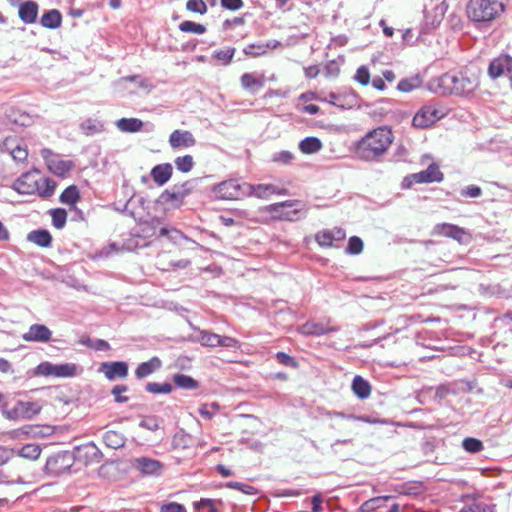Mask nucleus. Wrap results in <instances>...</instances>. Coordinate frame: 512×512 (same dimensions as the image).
<instances>
[{
    "instance_id": "obj_47",
    "label": "nucleus",
    "mask_w": 512,
    "mask_h": 512,
    "mask_svg": "<svg viewBox=\"0 0 512 512\" xmlns=\"http://www.w3.org/2000/svg\"><path fill=\"white\" fill-rule=\"evenodd\" d=\"M192 444L191 435L185 433L184 431H179L175 433L172 439V446L175 449H185L188 448Z\"/></svg>"
},
{
    "instance_id": "obj_55",
    "label": "nucleus",
    "mask_w": 512,
    "mask_h": 512,
    "mask_svg": "<svg viewBox=\"0 0 512 512\" xmlns=\"http://www.w3.org/2000/svg\"><path fill=\"white\" fill-rule=\"evenodd\" d=\"M160 199L162 202L165 203L177 202L180 204L183 201V193H179V191H176V188L173 186L170 190H165L161 194Z\"/></svg>"
},
{
    "instance_id": "obj_27",
    "label": "nucleus",
    "mask_w": 512,
    "mask_h": 512,
    "mask_svg": "<svg viewBox=\"0 0 512 512\" xmlns=\"http://www.w3.org/2000/svg\"><path fill=\"white\" fill-rule=\"evenodd\" d=\"M161 365L162 362L158 357H152L150 360L138 365L135 375L138 379H143L160 369Z\"/></svg>"
},
{
    "instance_id": "obj_56",
    "label": "nucleus",
    "mask_w": 512,
    "mask_h": 512,
    "mask_svg": "<svg viewBox=\"0 0 512 512\" xmlns=\"http://www.w3.org/2000/svg\"><path fill=\"white\" fill-rule=\"evenodd\" d=\"M362 250L363 241L357 236L350 237L345 252L350 255H358L362 252Z\"/></svg>"
},
{
    "instance_id": "obj_17",
    "label": "nucleus",
    "mask_w": 512,
    "mask_h": 512,
    "mask_svg": "<svg viewBox=\"0 0 512 512\" xmlns=\"http://www.w3.org/2000/svg\"><path fill=\"white\" fill-rule=\"evenodd\" d=\"M346 233L342 228L335 227L331 230H322L316 233L315 240L321 247H332L334 241H342Z\"/></svg>"
},
{
    "instance_id": "obj_57",
    "label": "nucleus",
    "mask_w": 512,
    "mask_h": 512,
    "mask_svg": "<svg viewBox=\"0 0 512 512\" xmlns=\"http://www.w3.org/2000/svg\"><path fill=\"white\" fill-rule=\"evenodd\" d=\"M16 457V448L0 445V466H3Z\"/></svg>"
},
{
    "instance_id": "obj_6",
    "label": "nucleus",
    "mask_w": 512,
    "mask_h": 512,
    "mask_svg": "<svg viewBox=\"0 0 512 512\" xmlns=\"http://www.w3.org/2000/svg\"><path fill=\"white\" fill-rule=\"evenodd\" d=\"M250 184L239 183L235 179L223 181L214 187L216 197L224 200H237L249 196Z\"/></svg>"
},
{
    "instance_id": "obj_61",
    "label": "nucleus",
    "mask_w": 512,
    "mask_h": 512,
    "mask_svg": "<svg viewBox=\"0 0 512 512\" xmlns=\"http://www.w3.org/2000/svg\"><path fill=\"white\" fill-rule=\"evenodd\" d=\"M128 387L126 385H116L112 388V395L114 396V399L118 403H124L128 401V397L122 396V393L127 392Z\"/></svg>"
},
{
    "instance_id": "obj_4",
    "label": "nucleus",
    "mask_w": 512,
    "mask_h": 512,
    "mask_svg": "<svg viewBox=\"0 0 512 512\" xmlns=\"http://www.w3.org/2000/svg\"><path fill=\"white\" fill-rule=\"evenodd\" d=\"M79 468H75L70 451H58L47 457L43 472L49 477H59L64 474L77 473Z\"/></svg>"
},
{
    "instance_id": "obj_3",
    "label": "nucleus",
    "mask_w": 512,
    "mask_h": 512,
    "mask_svg": "<svg viewBox=\"0 0 512 512\" xmlns=\"http://www.w3.org/2000/svg\"><path fill=\"white\" fill-rule=\"evenodd\" d=\"M509 0H469L466 6L468 18L477 23H489L502 15Z\"/></svg>"
},
{
    "instance_id": "obj_25",
    "label": "nucleus",
    "mask_w": 512,
    "mask_h": 512,
    "mask_svg": "<svg viewBox=\"0 0 512 512\" xmlns=\"http://www.w3.org/2000/svg\"><path fill=\"white\" fill-rule=\"evenodd\" d=\"M3 147L18 162L24 161L28 156L26 148L22 147L15 138H6L3 142Z\"/></svg>"
},
{
    "instance_id": "obj_40",
    "label": "nucleus",
    "mask_w": 512,
    "mask_h": 512,
    "mask_svg": "<svg viewBox=\"0 0 512 512\" xmlns=\"http://www.w3.org/2000/svg\"><path fill=\"white\" fill-rule=\"evenodd\" d=\"M390 499V496H377L363 502L358 511L359 512H374L385 505L386 501Z\"/></svg>"
},
{
    "instance_id": "obj_2",
    "label": "nucleus",
    "mask_w": 512,
    "mask_h": 512,
    "mask_svg": "<svg viewBox=\"0 0 512 512\" xmlns=\"http://www.w3.org/2000/svg\"><path fill=\"white\" fill-rule=\"evenodd\" d=\"M437 92L440 94H455L458 96L472 93L479 85L476 74L459 72L457 74L445 73L437 80Z\"/></svg>"
},
{
    "instance_id": "obj_22",
    "label": "nucleus",
    "mask_w": 512,
    "mask_h": 512,
    "mask_svg": "<svg viewBox=\"0 0 512 512\" xmlns=\"http://www.w3.org/2000/svg\"><path fill=\"white\" fill-rule=\"evenodd\" d=\"M172 172H173L172 165L170 163H163V164H158V165L154 166L151 169L150 175H151L153 181L158 186H163L170 180V178L172 176Z\"/></svg>"
},
{
    "instance_id": "obj_58",
    "label": "nucleus",
    "mask_w": 512,
    "mask_h": 512,
    "mask_svg": "<svg viewBox=\"0 0 512 512\" xmlns=\"http://www.w3.org/2000/svg\"><path fill=\"white\" fill-rule=\"evenodd\" d=\"M186 9L191 12L205 14L207 12V5L203 0H188Z\"/></svg>"
},
{
    "instance_id": "obj_62",
    "label": "nucleus",
    "mask_w": 512,
    "mask_h": 512,
    "mask_svg": "<svg viewBox=\"0 0 512 512\" xmlns=\"http://www.w3.org/2000/svg\"><path fill=\"white\" fill-rule=\"evenodd\" d=\"M354 79L362 85H367L370 81V73L365 66L357 69Z\"/></svg>"
},
{
    "instance_id": "obj_30",
    "label": "nucleus",
    "mask_w": 512,
    "mask_h": 512,
    "mask_svg": "<svg viewBox=\"0 0 512 512\" xmlns=\"http://www.w3.org/2000/svg\"><path fill=\"white\" fill-rule=\"evenodd\" d=\"M115 125L121 132L136 133L142 130L144 122L138 118H121Z\"/></svg>"
},
{
    "instance_id": "obj_29",
    "label": "nucleus",
    "mask_w": 512,
    "mask_h": 512,
    "mask_svg": "<svg viewBox=\"0 0 512 512\" xmlns=\"http://www.w3.org/2000/svg\"><path fill=\"white\" fill-rule=\"evenodd\" d=\"M27 241L34 243L39 247H49L52 243V236L46 229H37L27 234Z\"/></svg>"
},
{
    "instance_id": "obj_50",
    "label": "nucleus",
    "mask_w": 512,
    "mask_h": 512,
    "mask_svg": "<svg viewBox=\"0 0 512 512\" xmlns=\"http://www.w3.org/2000/svg\"><path fill=\"white\" fill-rule=\"evenodd\" d=\"M224 486L227 488H230V489H235V490L241 491L243 494H246V495H257L258 494V489L256 487L246 484V483H242V482L228 481L225 483Z\"/></svg>"
},
{
    "instance_id": "obj_38",
    "label": "nucleus",
    "mask_w": 512,
    "mask_h": 512,
    "mask_svg": "<svg viewBox=\"0 0 512 512\" xmlns=\"http://www.w3.org/2000/svg\"><path fill=\"white\" fill-rule=\"evenodd\" d=\"M41 451L42 449L38 444L29 443L23 445L21 448H16V456L29 460H36L39 458Z\"/></svg>"
},
{
    "instance_id": "obj_20",
    "label": "nucleus",
    "mask_w": 512,
    "mask_h": 512,
    "mask_svg": "<svg viewBox=\"0 0 512 512\" xmlns=\"http://www.w3.org/2000/svg\"><path fill=\"white\" fill-rule=\"evenodd\" d=\"M474 389V384L468 381H459L455 384L441 385L435 390V398L443 399L449 393H456L458 391L462 392H472Z\"/></svg>"
},
{
    "instance_id": "obj_59",
    "label": "nucleus",
    "mask_w": 512,
    "mask_h": 512,
    "mask_svg": "<svg viewBox=\"0 0 512 512\" xmlns=\"http://www.w3.org/2000/svg\"><path fill=\"white\" fill-rule=\"evenodd\" d=\"M294 159V155L290 151L276 152L272 156V161L281 164H289Z\"/></svg>"
},
{
    "instance_id": "obj_9",
    "label": "nucleus",
    "mask_w": 512,
    "mask_h": 512,
    "mask_svg": "<svg viewBox=\"0 0 512 512\" xmlns=\"http://www.w3.org/2000/svg\"><path fill=\"white\" fill-rule=\"evenodd\" d=\"M40 180L41 176L37 171L26 172L13 183V189L19 194L31 195L39 189Z\"/></svg>"
},
{
    "instance_id": "obj_28",
    "label": "nucleus",
    "mask_w": 512,
    "mask_h": 512,
    "mask_svg": "<svg viewBox=\"0 0 512 512\" xmlns=\"http://www.w3.org/2000/svg\"><path fill=\"white\" fill-rule=\"evenodd\" d=\"M434 230L438 234L453 238L459 242L462 241V237L466 234L463 228L448 223L438 224L435 226Z\"/></svg>"
},
{
    "instance_id": "obj_19",
    "label": "nucleus",
    "mask_w": 512,
    "mask_h": 512,
    "mask_svg": "<svg viewBox=\"0 0 512 512\" xmlns=\"http://www.w3.org/2000/svg\"><path fill=\"white\" fill-rule=\"evenodd\" d=\"M169 144L172 148L192 147L196 144L193 134L187 130H174L169 136Z\"/></svg>"
},
{
    "instance_id": "obj_52",
    "label": "nucleus",
    "mask_w": 512,
    "mask_h": 512,
    "mask_svg": "<svg viewBox=\"0 0 512 512\" xmlns=\"http://www.w3.org/2000/svg\"><path fill=\"white\" fill-rule=\"evenodd\" d=\"M179 29L186 33L203 34L206 32V27L204 25L188 20L181 22L179 24Z\"/></svg>"
},
{
    "instance_id": "obj_21",
    "label": "nucleus",
    "mask_w": 512,
    "mask_h": 512,
    "mask_svg": "<svg viewBox=\"0 0 512 512\" xmlns=\"http://www.w3.org/2000/svg\"><path fill=\"white\" fill-rule=\"evenodd\" d=\"M413 177L416 178V183H433L441 182L444 176L438 165L432 163L426 170L414 173Z\"/></svg>"
},
{
    "instance_id": "obj_44",
    "label": "nucleus",
    "mask_w": 512,
    "mask_h": 512,
    "mask_svg": "<svg viewBox=\"0 0 512 512\" xmlns=\"http://www.w3.org/2000/svg\"><path fill=\"white\" fill-rule=\"evenodd\" d=\"M197 340L203 346L212 348L219 346V335L210 331L200 330Z\"/></svg>"
},
{
    "instance_id": "obj_33",
    "label": "nucleus",
    "mask_w": 512,
    "mask_h": 512,
    "mask_svg": "<svg viewBox=\"0 0 512 512\" xmlns=\"http://www.w3.org/2000/svg\"><path fill=\"white\" fill-rule=\"evenodd\" d=\"M338 331L337 327L328 326L320 322H307L302 327V332L308 335L321 336L329 332Z\"/></svg>"
},
{
    "instance_id": "obj_37",
    "label": "nucleus",
    "mask_w": 512,
    "mask_h": 512,
    "mask_svg": "<svg viewBox=\"0 0 512 512\" xmlns=\"http://www.w3.org/2000/svg\"><path fill=\"white\" fill-rule=\"evenodd\" d=\"M40 23L45 28L56 29L61 26L62 15L56 9L49 10L42 15Z\"/></svg>"
},
{
    "instance_id": "obj_35",
    "label": "nucleus",
    "mask_w": 512,
    "mask_h": 512,
    "mask_svg": "<svg viewBox=\"0 0 512 512\" xmlns=\"http://www.w3.org/2000/svg\"><path fill=\"white\" fill-rule=\"evenodd\" d=\"M104 444L111 449H119L125 445V436L115 430H108L102 436Z\"/></svg>"
},
{
    "instance_id": "obj_36",
    "label": "nucleus",
    "mask_w": 512,
    "mask_h": 512,
    "mask_svg": "<svg viewBox=\"0 0 512 512\" xmlns=\"http://www.w3.org/2000/svg\"><path fill=\"white\" fill-rule=\"evenodd\" d=\"M81 132L86 136H93L105 130L104 122L96 118H88L80 124Z\"/></svg>"
},
{
    "instance_id": "obj_54",
    "label": "nucleus",
    "mask_w": 512,
    "mask_h": 512,
    "mask_svg": "<svg viewBox=\"0 0 512 512\" xmlns=\"http://www.w3.org/2000/svg\"><path fill=\"white\" fill-rule=\"evenodd\" d=\"M52 224L57 229H62L67 220V213L64 209L57 208L51 210Z\"/></svg>"
},
{
    "instance_id": "obj_23",
    "label": "nucleus",
    "mask_w": 512,
    "mask_h": 512,
    "mask_svg": "<svg viewBox=\"0 0 512 512\" xmlns=\"http://www.w3.org/2000/svg\"><path fill=\"white\" fill-rule=\"evenodd\" d=\"M18 15L25 24L34 23L38 15V4L31 0L23 2L19 6Z\"/></svg>"
},
{
    "instance_id": "obj_24",
    "label": "nucleus",
    "mask_w": 512,
    "mask_h": 512,
    "mask_svg": "<svg viewBox=\"0 0 512 512\" xmlns=\"http://www.w3.org/2000/svg\"><path fill=\"white\" fill-rule=\"evenodd\" d=\"M41 411V405L33 401H18L13 408L14 416H36Z\"/></svg>"
},
{
    "instance_id": "obj_14",
    "label": "nucleus",
    "mask_w": 512,
    "mask_h": 512,
    "mask_svg": "<svg viewBox=\"0 0 512 512\" xmlns=\"http://www.w3.org/2000/svg\"><path fill=\"white\" fill-rule=\"evenodd\" d=\"M56 427L52 425H25L20 429L13 430L11 432L12 437H20L21 435H26L32 438H45L53 435L55 433Z\"/></svg>"
},
{
    "instance_id": "obj_42",
    "label": "nucleus",
    "mask_w": 512,
    "mask_h": 512,
    "mask_svg": "<svg viewBox=\"0 0 512 512\" xmlns=\"http://www.w3.org/2000/svg\"><path fill=\"white\" fill-rule=\"evenodd\" d=\"M422 85V78L416 74L412 77L405 78L399 81L397 89L401 92H410Z\"/></svg>"
},
{
    "instance_id": "obj_41",
    "label": "nucleus",
    "mask_w": 512,
    "mask_h": 512,
    "mask_svg": "<svg viewBox=\"0 0 512 512\" xmlns=\"http://www.w3.org/2000/svg\"><path fill=\"white\" fill-rule=\"evenodd\" d=\"M216 504H222V500L201 498L193 503V508L196 512H219Z\"/></svg>"
},
{
    "instance_id": "obj_32",
    "label": "nucleus",
    "mask_w": 512,
    "mask_h": 512,
    "mask_svg": "<svg viewBox=\"0 0 512 512\" xmlns=\"http://www.w3.org/2000/svg\"><path fill=\"white\" fill-rule=\"evenodd\" d=\"M426 487L422 481H407L397 486V491L400 494L408 496H418L424 493Z\"/></svg>"
},
{
    "instance_id": "obj_13",
    "label": "nucleus",
    "mask_w": 512,
    "mask_h": 512,
    "mask_svg": "<svg viewBox=\"0 0 512 512\" xmlns=\"http://www.w3.org/2000/svg\"><path fill=\"white\" fill-rule=\"evenodd\" d=\"M300 205L298 200H287L281 203L270 205V211L276 214L280 219L287 221L298 220L301 212L300 208L288 209Z\"/></svg>"
},
{
    "instance_id": "obj_34",
    "label": "nucleus",
    "mask_w": 512,
    "mask_h": 512,
    "mask_svg": "<svg viewBox=\"0 0 512 512\" xmlns=\"http://www.w3.org/2000/svg\"><path fill=\"white\" fill-rule=\"evenodd\" d=\"M351 388L353 393L360 399H366L371 394L370 383L359 375L353 378Z\"/></svg>"
},
{
    "instance_id": "obj_8",
    "label": "nucleus",
    "mask_w": 512,
    "mask_h": 512,
    "mask_svg": "<svg viewBox=\"0 0 512 512\" xmlns=\"http://www.w3.org/2000/svg\"><path fill=\"white\" fill-rule=\"evenodd\" d=\"M443 117V113L432 104L424 105L413 117V126L426 128Z\"/></svg>"
},
{
    "instance_id": "obj_51",
    "label": "nucleus",
    "mask_w": 512,
    "mask_h": 512,
    "mask_svg": "<svg viewBox=\"0 0 512 512\" xmlns=\"http://www.w3.org/2000/svg\"><path fill=\"white\" fill-rule=\"evenodd\" d=\"M174 163H175L177 170H179L183 173H188L192 170V168L194 166V159L191 155H185V156L177 157L174 160Z\"/></svg>"
},
{
    "instance_id": "obj_63",
    "label": "nucleus",
    "mask_w": 512,
    "mask_h": 512,
    "mask_svg": "<svg viewBox=\"0 0 512 512\" xmlns=\"http://www.w3.org/2000/svg\"><path fill=\"white\" fill-rule=\"evenodd\" d=\"M461 195L469 198H478L482 195V190L479 186L469 185L461 190Z\"/></svg>"
},
{
    "instance_id": "obj_7",
    "label": "nucleus",
    "mask_w": 512,
    "mask_h": 512,
    "mask_svg": "<svg viewBox=\"0 0 512 512\" xmlns=\"http://www.w3.org/2000/svg\"><path fill=\"white\" fill-rule=\"evenodd\" d=\"M81 371L75 363L53 364L46 361L36 367V374L41 376L74 377Z\"/></svg>"
},
{
    "instance_id": "obj_10",
    "label": "nucleus",
    "mask_w": 512,
    "mask_h": 512,
    "mask_svg": "<svg viewBox=\"0 0 512 512\" xmlns=\"http://www.w3.org/2000/svg\"><path fill=\"white\" fill-rule=\"evenodd\" d=\"M488 74L493 79L503 75L508 76L512 87V57L502 54L492 60L488 68Z\"/></svg>"
},
{
    "instance_id": "obj_31",
    "label": "nucleus",
    "mask_w": 512,
    "mask_h": 512,
    "mask_svg": "<svg viewBox=\"0 0 512 512\" xmlns=\"http://www.w3.org/2000/svg\"><path fill=\"white\" fill-rule=\"evenodd\" d=\"M241 85L245 90L251 93H257L263 88L264 79L263 77H257L252 73H244L241 76Z\"/></svg>"
},
{
    "instance_id": "obj_39",
    "label": "nucleus",
    "mask_w": 512,
    "mask_h": 512,
    "mask_svg": "<svg viewBox=\"0 0 512 512\" xmlns=\"http://www.w3.org/2000/svg\"><path fill=\"white\" fill-rule=\"evenodd\" d=\"M322 142L317 137H306L299 143V149L304 154H313L320 151Z\"/></svg>"
},
{
    "instance_id": "obj_16",
    "label": "nucleus",
    "mask_w": 512,
    "mask_h": 512,
    "mask_svg": "<svg viewBox=\"0 0 512 512\" xmlns=\"http://www.w3.org/2000/svg\"><path fill=\"white\" fill-rule=\"evenodd\" d=\"M52 331L44 324H32L22 335L24 341L47 343L51 340Z\"/></svg>"
},
{
    "instance_id": "obj_26",
    "label": "nucleus",
    "mask_w": 512,
    "mask_h": 512,
    "mask_svg": "<svg viewBox=\"0 0 512 512\" xmlns=\"http://www.w3.org/2000/svg\"><path fill=\"white\" fill-rule=\"evenodd\" d=\"M7 117L10 122L21 126V127H29L31 126L35 121V116L31 115L25 111H22L20 109H10V111L7 114Z\"/></svg>"
},
{
    "instance_id": "obj_43",
    "label": "nucleus",
    "mask_w": 512,
    "mask_h": 512,
    "mask_svg": "<svg viewBox=\"0 0 512 512\" xmlns=\"http://www.w3.org/2000/svg\"><path fill=\"white\" fill-rule=\"evenodd\" d=\"M173 381L177 387L186 390H194L197 389L199 386L198 382L195 379L185 374L174 375Z\"/></svg>"
},
{
    "instance_id": "obj_48",
    "label": "nucleus",
    "mask_w": 512,
    "mask_h": 512,
    "mask_svg": "<svg viewBox=\"0 0 512 512\" xmlns=\"http://www.w3.org/2000/svg\"><path fill=\"white\" fill-rule=\"evenodd\" d=\"M462 447L466 452L476 454L484 449V445L481 440L473 437H466L462 441Z\"/></svg>"
},
{
    "instance_id": "obj_53",
    "label": "nucleus",
    "mask_w": 512,
    "mask_h": 512,
    "mask_svg": "<svg viewBox=\"0 0 512 512\" xmlns=\"http://www.w3.org/2000/svg\"><path fill=\"white\" fill-rule=\"evenodd\" d=\"M145 389L152 394H168L172 391V385L170 383L149 382Z\"/></svg>"
},
{
    "instance_id": "obj_11",
    "label": "nucleus",
    "mask_w": 512,
    "mask_h": 512,
    "mask_svg": "<svg viewBox=\"0 0 512 512\" xmlns=\"http://www.w3.org/2000/svg\"><path fill=\"white\" fill-rule=\"evenodd\" d=\"M132 466L143 476L158 477L164 470V465L159 460L145 456L135 458L132 462Z\"/></svg>"
},
{
    "instance_id": "obj_45",
    "label": "nucleus",
    "mask_w": 512,
    "mask_h": 512,
    "mask_svg": "<svg viewBox=\"0 0 512 512\" xmlns=\"http://www.w3.org/2000/svg\"><path fill=\"white\" fill-rule=\"evenodd\" d=\"M56 189V182L50 178H42L39 181V189L36 190V193L40 197L47 198L54 194Z\"/></svg>"
},
{
    "instance_id": "obj_46",
    "label": "nucleus",
    "mask_w": 512,
    "mask_h": 512,
    "mask_svg": "<svg viewBox=\"0 0 512 512\" xmlns=\"http://www.w3.org/2000/svg\"><path fill=\"white\" fill-rule=\"evenodd\" d=\"M80 195L78 188L74 185L67 187L60 195V202L67 205H75Z\"/></svg>"
},
{
    "instance_id": "obj_12",
    "label": "nucleus",
    "mask_w": 512,
    "mask_h": 512,
    "mask_svg": "<svg viewBox=\"0 0 512 512\" xmlns=\"http://www.w3.org/2000/svg\"><path fill=\"white\" fill-rule=\"evenodd\" d=\"M41 156L44 158L48 169L57 176H65L72 168L70 161L58 158L50 149H42Z\"/></svg>"
},
{
    "instance_id": "obj_60",
    "label": "nucleus",
    "mask_w": 512,
    "mask_h": 512,
    "mask_svg": "<svg viewBox=\"0 0 512 512\" xmlns=\"http://www.w3.org/2000/svg\"><path fill=\"white\" fill-rule=\"evenodd\" d=\"M234 53H235L234 48H227V49L215 51L214 56L218 60L222 61L223 64H229L234 56Z\"/></svg>"
},
{
    "instance_id": "obj_15",
    "label": "nucleus",
    "mask_w": 512,
    "mask_h": 512,
    "mask_svg": "<svg viewBox=\"0 0 512 512\" xmlns=\"http://www.w3.org/2000/svg\"><path fill=\"white\" fill-rule=\"evenodd\" d=\"M99 372L103 373L109 381L123 379L128 375V364L124 361H108L100 364Z\"/></svg>"
},
{
    "instance_id": "obj_49",
    "label": "nucleus",
    "mask_w": 512,
    "mask_h": 512,
    "mask_svg": "<svg viewBox=\"0 0 512 512\" xmlns=\"http://www.w3.org/2000/svg\"><path fill=\"white\" fill-rule=\"evenodd\" d=\"M27 481L19 473L12 475L5 470H0V485L26 484Z\"/></svg>"
},
{
    "instance_id": "obj_5",
    "label": "nucleus",
    "mask_w": 512,
    "mask_h": 512,
    "mask_svg": "<svg viewBox=\"0 0 512 512\" xmlns=\"http://www.w3.org/2000/svg\"><path fill=\"white\" fill-rule=\"evenodd\" d=\"M75 468L88 467L102 461L104 455L94 442L74 446L70 451Z\"/></svg>"
},
{
    "instance_id": "obj_18",
    "label": "nucleus",
    "mask_w": 512,
    "mask_h": 512,
    "mask_svg": "<svg viewBox=\"0 0 512 512\" xmlns=\"http://www.w3.org/2000/svg\"><path fill=\"white\" fill-rule=\"evenodd\" d=\"M251 192L249 196H255L261 199H267L273 194L277 195H288V190L284 187H280L274 184H258L251 185Z\"/></svg>"
},
{
    "instance_id": "obj_1",
    "label": "nucleus",
    "mask_w": 512,
    "mask_h": 512,
    "mask_svg": "<svg viewBox=\"0 0 512 512\" xmlns=\"http://www.w3.org/2000/svg\"><path fill=\"white\" fill-rule=\"evenodd\" d=\"M393 139L391 129L380 126L366 133L358 141L355 153L361 160L378 161L386 153Z\"/></svg>"
},
{
    "instance_id": "obj_64",
    "label": "nucleus",
    "mask_w": 512,
    "mask_h": 512,
    "mask_svg": "<svg viewBox=\"0 0 512 512\" xmlns=\"http://www.w3.org/2000/svg\"><path fill=\"white\" fill-rule=\"evenodd\" d=\"M160 512H187V510L183 504L169 502L161 506Z\"/></svg>"
}]
</instances>
